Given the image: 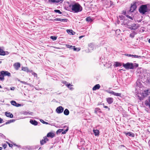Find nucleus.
I'll return each mask as SVG.
<instances>
[{"label":"nucleus","mask_w":150,"mask_h":150,"mask_svg":"<svg viewBox=\"0 0 150 150\" xmlns=\"http://www.w3.org/2000/svg\"><path fill=\"white\" fill-rule=\"evenodd\" d=\"M139 12L142 15L146 14L149 12L147 4H142L141 5L139 8Z\"/></svg>","instance_id":"obj_1"},{"label":"nucleus","mask_w":150,"mask_h":150,"mask_svg":"<svg viewBox=\"0 0 150 150\" xmlns=\"http://www.w3.org/2000/svg\"><path fill=\"white\" fill-rule=\"evenodd\" d=\"M71 9L74 13H78L82 10V8L78 3H76L71 5Z\"/></svg>","instance_id":"obj_2"},{"label":"nucleus","mask_w":150,"mask_h":150,"mask_svg":"<svg viewBox=\"0 0 150 150\" xmlns=\"http://www.w3.org/2000/svg\"><path fill=\"white\" fill-rule=\"evenodd\" d=\"M131 21H128L127 22L125 23V25H127V28L131 30H135L139 27V24H138L134 23L131 25L129 23Z\"/></svg>","instance_id":"obj_3"},{"label":"nucleus","mask_w":150,"mask_h":150,"mask_svg":"<svg viewBox=\"0 0 150 150\" xmlns=\"http://www.w3.org/2000/svg\"><path fill=\"white\" fill-rule=\"evenodd\" d=\"M123 66L126 69H133L134 68V66L133 63L127 62L126 64H123Z\"/></svg>","instance_id":"obj_4"},{"label":"nucleus","mask_w":150,"mask_h":150,"mask_svg":"<svg viewBox=\"0 0 150 150\" xmlns=\"http://www.w3.org/2000/svg\"><path fill=\"white\" fill-rule=\"evenodd\" d=\"M137 7L136 3H134L130 6V9L129 10V12H133L136 9Z\"/></svg>","instance_id":"obj_5"},{"label":"nucleus","mask_w":150,"mask_h":150,"mask_svg":"<svg viewBox=\"0 0 150 150\" xmlns=\"http://www.w3.org/2000/svg\"><path fill=\"white\" fill-rule=\"evenodd\" d=\"M0 74L3 75L4 76H11L10 73L7 71H2L1 72Z\"/></svg>","instance_id":"obj_6"},{"label":"nucleus","mask_w":150,"mask_h":150,"mask_svg":"<svg viewBox=\"0 0 150 150\" xmlns=\"http://www.w3.org/2000/svg\"><path fill=\"white\" fill-rule=\"evenodd\" d=\"M64 108L61 106L58 107L56 109L57 112L58 113H62L64 110Z\"/></svg>","instance_id":"obj_7"},{"label":"nucleus","mask_w":150,"mask_h":150,"mask_svg":"<svg viewBox=\"0 0 150 150\" xmlns=\"http://www.w3.org/2000/svg\"><path fill=\"white\" fill-rule=\"evenodd\" d=\"M13 66L14 69L17 70L20 67L21 64L19 62H16L14 64Z\"/></svg>","instance_id":"obj_8"},{"label":"nucleus","mask_w":150,"mask_h":150,"mask_svg":"<svg viewBox=\"0 0 150 150\" xmlns=\"http://www.w3.org/2000/svg\"><path fill=\"white\" fill-rule=\"evenodd\" d=\"M11 103L12 105L17 107H18L21 106V104L16 103L14 100L11 101Z\"/></svg>","instance_id":"obj_9"},{"label":"nucleus","mask_w":150,"mask_h":150,"mask_svg":"<svg viewBox=\"0 0 150 150\" xmlns=\"http://www.w3.org/2000/svg\"><path fill=\"white\" fill-rule=\"evenodd\" d=\"M145 104L146 106H148L150 108V96L149 97L148 99L145 101Z\"/></svg>","instance_id":"obj_10"},{"label":"nucleus","mask_w":150,"mask_h":150,"mask_svg":"<svg viewBox=\"0 0 150 150\" xmlns=\"http://www.w3.org/2000/svg\"><path fill=\"white\" fill-rule=\"evenodd\" d=\"M54 21H60L61 22H67L68 19H62V18H56L54 19Z\"/></svg>","instance_id":"obj_11"},{"label":"nucleus","mask_w":150,"mask_h":150,"mask_svg":"<svg viewBox=\"0 0 150 150\" xmlns=\"http://www.w3.org/2000/svg\"><path fill=\"white\" fill-rule=\"evenodd\" d=\"M48 1L50 3H62L63 1V0H48Z\"/></svg>","instance_id":"obj_12"},{"label":"nucleus","mask_w":150,"mask_h":150,"mask_svg":"<svg viewBox=\"0 0 150 150\" xmlns=\"http://www.w3.org/2000/svg\"><path fill=\"white\" fill-rule=\"evenodd\" d=\"M55 136V134L52 132H49L47 133V137H51V138H53Z\"/></svg>","instance_id":"obj_13"},{"label":"nucleus","mask_w":150,"mask_h":150,"mask_svg":"<svg viewBox=\"0 0 150 150\" xmlns=\"http://www.w3.org/2000/svg\"><path fill=\"white\" fill-rule=\"evenodd\" d=\"M100 86L99 84H96L93 88L92 90L93 91H95L98 89L100 88Z\"/></svg>","instance_id":"obj_14"},{"label":"nucleus","mask_w":150,"mask_h":150,"mask_svg":"<svg viewBox=\"0 0 150 150\" xmlns=\"http://www.w3.org/2000/svg\"><path fill=\"white\" fill-rule=\"evenodd\" d=\"M106 100L109 104H111L113 102V99L112 98H106Z\"/></svg>","instance_id":"obj_15"},{"label":"nucleus","mask_w":150,"mask_h":150,"mask_svg":"<svg viewBox=\"0 0 150 150\" xmlns=\"http://www.w3.org/2000/svg\"><path fill=\"white\" fill-rule=\"evenodd\" d=\"M124 133H125L127 136H129L132 137H134V134L130 132H128L127 133L126 132H124Z\"/></svg>","instance_id":"obj_16"},{"label":"nucleus","mask_w":150,"mask_h":150,"mask_svg":"<svg viewBox=\"0 0 150 150\" xmlns=\"http://www.w3.org/2000/svg\"><path fill=\"white\" fill-rule=\"evenodd\" d=\"M5 115H6L7 117H9L11 118H12L13 117V114L10 112H5Z\"/></svg>","instance_id":"obj_17"},{"label":"nucleus","mask_w":150,"mask_h":150,"mask_svg":"<svg viewBox=\"0 0 150 150\" xmlns=\"http://www.w3.org/2000/svg\"><path fill=\"white\" fill-rule=\"evenodd\" d=\"M67 33L70 35H74L75 33L71 30H67Z\"/></svg>","instance_id":"obj_18"},{"label":"nucleus","mask_w":150,"mask_h":150,"mask_svg":"<svg viewBox=\"0 0 150 150\" xmlns=\"http://www.w3.org/2000/svg\"><path fill=\"white\" fill-rule=\"evenodd\" d=\"M149 90H148L144 91L143 93V96L145 97L149 95Z\"/></svg>","instance_id":"obj_19"},{"label":"nucleus","mask_w":150,"mask_h":150,"mask_svg":"<svg viewBox=\"0 0 150 150\" xmlns=\"http://www.w3.org/2000/svg\"><path fill=\"white\" fill-rule=\"evenodd\" d=\"M70 49H73L74 51H79L80 50V49H79V48L77 49V48H75V47L74 46H71H71L70 47Z\"/></svg>","instance_id":"obj_20"},{"label":"nucleus","mask_w":150,"mask_h":150,"mask_svg":"<svg viewBox=\"0 0 150 150\" xmlns=\"http://www.w3.org/2000/svg\"><path fill=\"white\" fill-rule=\"evenodd\" d=\"M30 122L31 124L34 125H37L38 124V122L35 120H30Z\"/></svg>","instance_id":"obj_21"},{"label":"nucleus","mask_w":150,"mask_h":150,"mask_svg":"<svg viewBox=\"0 0 150 150\" xmlns=\"http://www.w3.org/2000/svg\"><path fill=\"white\" fill-rule=\"evenodd\" d=\"M93 132L94 133V134L96 136H98L99 134V130L97 129L93 130Z\"/></svg>","instance_id":"obj_22"},{"label":"nucleus","mask_w":150,"mask_h":150,"mask_svg":"<svg viewBox=\"0 0 150 150\" xmlns=\"http://www.w3.org/2000/svg\"><path fill=\"white\" fill-rule=\"evenodd\" d=\"M69 110L67 109H65L64 112V114L66 115H68L69 114Z\"/></svg>","instance_id":"obj_23"},{"label":"nucleus","mask_w":150,"mask_h":150,"mask_svg":"<svg viewBox=\"0 0 150 150\" xmlns=\"http://www.w3.org/2000/svg\"><path fill=\"white\" fill-rule=\"evenodd\" d=\"M136 34H137V33L136 32H135L134 31H133L132 32V33L130 34L129 35V36L131 38H134L135 35H136Z\"/></svg>","instance_id":"obj_24"},{"label":"nucleus","mask_w":150,"mask_h":150,"mask_svg":"<svg viewBox=\"0 0 150 150\" xmlns=\"http://www.w3.org/2000/svg\"><path fill=\"white\" fill-rule=\"evenodd\" d=\"M89 46V50H93L94 48V45L92 43H90L88 45Z\"/></svg>","instance_id":"obj_25"},{"label":"nucleus","mask_w":150,"mask_h":150,"mask_svg":"<svg viewBox=\"0 0 150 150\" xmlns=\"http://www.w3.org/2000/svg\"><path fill=\"white\" fill-rule=\"evenodd\" d=\"M5 52L4 51L0 48V55H5Z\"/></svg>","instance_id":"obj_26"},{"label":"nucleus","mask_w":150,"mask_h":150,"mask_svg":"<svg viewBox=\"0 0 150 150\" xmlns=\"http://www.w3.org/2000/svg\"><path fill=\"white\" fill-rule=\"evenodd\" d=\"M46 143V142H45V140L44 138L40 141V144L41 145H43Z\"/></svg>","instance_id":"obj_27"},{"label":"nucleus","mask_w":150,"mask_h":150,"mask_svg":"<svg viewBox=\"0 0 150 150\" xmlns=\"http://www.w3.org/2000/svg\"><path fill=\"white\" fill-rule=\"evenodd\" d=\"M66 86L70 90H72L73 89V88L72 87L73 86L72 85H71L70 84H67Z\"/></svg>","instance_id":"obj_28"},{"label":"nucleus","mask_w":150,"mask_h":150,"mask_svg":"<svg viewBox=\"0 0 150 150\" xmlns=\"http://www.w3.org/2000/svg\"><path fill=\"white\" fill-rule=\"evenodd\" d=\"M115 66L116 67H120L121 66V64L120 63L118 62H115Z\"/></svg>","instance_id":"obj_29"},{"label":"nucleus","mask_w":150,"mask_h":150,"mask_svg":"<svg viewBox=\"0 0 150 150\" xmlns=\"http://www.w3.org/2000/svg\"><path fill=\"white\" fill-rule=\"evenodd\" d=\"M113 95L115 96H120L121 95V94L120 93H115L114 92Z\"/></svg>","instance_id":"obj_30"},{"label":"nucleus","mask_w":150,"mask_h":150,"mask_svg":"<svg viewBox=\"0 0 150 150\" xmlns=\"http://www.w3.org/2000/svg\"><path fill=\"white\" fill-rule=\"evenodd\" d=\"M86 20L87 22H89L90 21H92L91 18L89 17H87L86 19Z\"/></svg>","instance_id":"obj_31"},{"label":"nucleus","mask_w":150,"mask_h":150,"mask_svg":"<svg viewBox=\"0 0 150 150\" xmlns=\"http://www.w3.org/2000/svg\"><path fill=\"white\" fill-rule=\"evenodd\" d=\"M22 70L26 72H28V69L26 67H22Z\"/></svg>","instance_id":"obj_32"},{"label":"nucleus","mask_w":150,"mask_h":150,"mask_svg":"<svg viewBox=\"0 0 150 150\" xmlns=\"http://www.w3.org/2000/svg\"><path fill=\"white\" fill-rule=\"evenodd\" d=\"M69 129V128L68 127H67L66 129L64 131L62 132V134H64L66 133L68 131Z\"/></svg>","instance_id":"obj_33"},{"label":"nucleus","mask_w":150,"mask_h":150,"mask_svg":"<svg viewBox=\"0 0 150 150\" xmlns=\"http://www.w3.org/2000/svg\"><path fill=\"white\" fill-rule=\"evenodd\" d=\"M4 79V77L3 75L1 74L0 75V80L1 81H3Z\"/></svg>","instance_id":"obj_34"},{"label":"nucleus","mask_w":150,"mask_h":150,"mask_svg":"<svg viewBox=\"0 0 150 150\" xmlns=\"http://www.w3.org/2000/svg\"><path fill=\"white\" fill-rule=\"evenodd\" d=\"M40 121L43 124H48V123L47 122H46L45 121H44L43 120H42V119H40Z\"/></svg>","instance_id":"obj_35"},{"label":"nucleus","mask_w":150,"mask_h":150,"mask_svg":"<svg viewBox=\"0 0 150 150\" xmlns=\"http://www.w3.org/2000/svg\"><path fill=\"white\" fill-rule=\"evenodd\" d=\"M146 82L150 84V77H148L147 78Z\"/></svg>","instance_id":"obj_36"},{"label":"nucleus","mask_w":150,"mask_h":150,"mask_svg":"<svg viewBox=\"0 0 150 150\" xmlns=\"http://www.w3.org/2000/svg\"><path fill=\"white\" fill-rule=\"evenodd\" d=\"M57 37L54 36H51V38L53 40H55L57 39Z\"/></svg>","instance_id":"obj_37"},{"label":"nucleus","mask_w":150,"mask_h":150,"mask_svg":"<svg viewBox=\"0 0 150 150\" xmlns=\"http://www.w3.org/2000/svg\"><path fill=\"white\" fill-rule=\"evenodd\" d=\"M54 11L56 13H59L60 14L62 13L59 10H54Z\"/></svg>","instance_id":"obj_38"},{"label":"nucleus","mask_w":150,"mask_h":150,"mask_svg":"<svg viewBox=\"0 0 150 150\" xmlns=\"http://www.w3.org/2000/svg\"><path fill=\"white\" fill-rule=\"evenodd\" d=\"M119 18H120V20H123L125 18V16L123 15L119 16Z\"/></svg>","instance_id":"obj_39"},{"label":"nucleus","mask_w":150,"mask_h":150,"mask_svg":"<svg viewBox=\"0 0 150 150\" xmlns=\"http://www.w3.org/2000/svg\"><path fill=\"white\" fill-rule=\"evenodd\" d=\"M63 130V129H59L57 131V134H58L60 133Z\"/></svg>","instance_id":"obj_40"},{"label":"nucleus","mask_w":150,"mask_h":150,"mask_svg":"<svg viewBox=\"0 0 150 150\" xmlns=\"http://www.w3.org/2000/svg\"><path fill=\"white\" fill-rule=\"evenodd\" d=\"M47 136H45L43 137V138L45 139V142H46L49 141V139L47 138Z\"/></svg>","instance_id":"obj_41"},{"label":"nucleus","mask_w":150,"mask_h":150,"mask_svg":"<svg viewBox=\"0 0 150 150\" xmlns=\"http://www.w3.org/2000/svg\"><path fill=\"white\" fill-rule=\"evenodd\" d=\"M107 92L108 93H109L110 94H112V95H113V94L114 93V92L112 91H108Z\"/></svg>","instance_id":"obj_42"},{"label":"nucleus","mask_w":150,"mask_h":150,"mask_svg":"<svg viewBox=\"0 0 150 150\" xmlns=\"http://www.w3.org/2000/svg\"><path fill=\"white\" fill-rule=\"evenodd\" d=\"M122 14L125 15V16H127V15H126V12L125 11H123L122 12Z\"/></svg>","instance_id":"obj_43"},{"label":"nucleus","mask_w":150,"mask_h":150,"mask_svg":"<svg viewBox=\"0 0 150 150\" xmlns=\"http://www.w3.org/2000/svg\"><path fill=\"white\" fill-rule=\"evenodd\" d=\"M2 145L4 147V149H5L7 146V145L6 144H3Z\"/></svg>","instance_id":"obj_44"},{"label":"nucleus","mask_w":150,"mask_h":150,"mask_svg":"<svg viewBox=\"0 0 150 150\" xmlns=\"http://www.w3.org/2000/svg\"><path fill=\"white\" fill-rule=\"evenodd\" d=\"M126 16L128 18L130 19L131 20H133V18L132 17H131V16H128V15H127V16Z\"/></svg>","instance_id":"obj_45"},{"label":"nucleus","mask_w":150,"mask_h":150,"mask_svg":"<svg viewBox=\"0 0 150 150\" xmlns=\"http://www.w3.org/2000/svg\"><path fill=\"white\" fill-rule=\"evenodd\" d=\"M125 55L126 56L129 57H132V54H125Z\"/></svg>","instance_id":"obj_46"},{"label":"nucleus","mask_w":150,"mask_h":150,"mask_svg":"<svg viewBox=\"0 0 150 150\" xmlns=\"http://www.w3.org/2000/svg\"><path fill=\"white\" fill-rule=\"evenodd\" d=\"M10 123L14 122L15 121V120H9Z\"/></svg>","instance_id":"obj_47"},{"label":"nucleus","mask_w":150,"mask_h":150,"mask_svg":"<svg viewBox=\"0 0 150 150\" xmlns=\"http://www.w3.org/2000/svg\"><path fill=\"white\" fill-rule=\"evenodd\" d=\"M7 143L8 144V145L10 147H12L13 146V145L12 144H10L9 143H8L7 142Z\"/></svg>","instance_id":"obj_48"},{"label":"nucleus","mask_w":150,"mask_h":150,"mask_svg":"<svg viewBox=\"0 0 150 150\" xmlns=\"http://www.w3.org/2000/svg\"><path fill=\"white\" fill-rule=\"evenodd\" d=\"M10 123L9 122V121L8 120V121L7 122H6L3 125H7V124H10Z\"/></svg>","instance_id":"obj_49"},{"label":"nucleus","mask_w":150,"mask_h":150,"mask_svg":"<svg viewBox=\"0 0 150 150\" xmlns=\"http://www.w3.org/2000/svg\"><path fill=\"white\" fill-rule=\"evenodd\" d=\"M66 46L67 48H69V49H70V47L71 46V45H66Z\"/></svg>","instance_id":"obj_50"},{"label":"nucleus","mask_w":150,"mask_h":150,"mask_svg":"<svg viewBox=\"0 0 150 150\" xmlns=\"http://www.w3.org/2000/svg\"><path fill=\"white\" fill-rule=\"evenodd\" d=\"M32 74L34 76H37V74L35 73H33Z\"/></svg>","instance_id":"obj_51"},{"label":"nucleus","mask_w":150,"mask_h":150,"mask_svg":"<svg viewBox=\"0 0 150 150\" xmlns=\"http://www.w3.org/2000/svg\"><path fill=\"white\" fill-rule=\"evenodd\" d=\"M63 83H64V84H66V85L67 84H67V82L66 81H63Z\"/></svg>","instance_id":"obj_52"},{"label":"nucleus","mask_w":150,"mask_h":150,"mask_svg":"<svg viewBox=\"0 0 150 150\" xmlns=\"http://www.w3.org/2000/svg\"><path fill=\"white\" fill-rule=\"evenodd\" d=\"M132 57H133L134 58H136L137 57L138 55H132Z\"/></svg>","instance_id":"obj_53"},{"label":"nucleus","mask_w":150,"mask_h":150,"mask_svg":"<svg viewBox=\"0 0 150 150\" xmlns=\"http://www.w3.org/2000/svg\"><path fill=\"white\" fill-rule=\"evenodd\" d=\"M15 88L14 87H12L10 88V89L11 90H14L15 89Z\"/></svg>","instance_id":"obj_54"},{"label":"nucleus","mask_w":150,"mask_h":150,"mask_svg":"<svg viewBox=\"0 0 150 150\" xmlns=\"http://www.w3.org/2000/svg\"><path fill=\"white\" fill-rule=\"evenodd\" d=\"M139 99L141 101L143 100V97H139Z\"/></svg>","instance_id":"obj_55"},{"label":"nucleus","mask_w":150,"mask_h":150,"mask_svg":"<svg viewBox=\"0 0 150 150\" xmlns=\"http://www.w3.org/2000/svg\"><path fill=\"white\" fill-rule=\"evenodd\" d=\"M3 121V119L0 118V123H1Z\"/></svg>","instance_id":"obj_56"},{"label":"nucleus","mask_w":150,"mask_h":150,"mask_svg":"<svg viewBox=\"0 0 150 150\" xmlns=\"http://www.w3.org/2000/svg\"><path fill=\"white\" fill-rule=\"evenodd\" d=\"M21 83H24V84H25V83H26V82L24 81H21Z\"/></svg>","instance_id":"obj_57"},{"label":"nucleus","mask_w":150,"mask_h":150,"mask_svg":"<svg viewBox=\"0 0 150 150\" xmlns=\"http://www.w3.org/2000/svg\"><path fill=\"white\" fill-rule=\"evenodd\" d=\"M84 37V36H81L79 37V39H81L83 37Z\"/></svg>","instance_id":"obj_58"},{"label":"nucleus","mask_w":150,"mask_h":150,"mask_svg":"<svg viewBox=\"0 0 150 150\" xmlns=\"http://www.w3.org/2000/svg\"><path fill=\"white\" fill-rule=\"evenodd\" d=\"M148 144H149V146L150 148V140L148 142Z\"/></svg>","instance_id":"obj_59"},{"label":"nucleus","mask_w":150,"mask_h":150,"mask_svg":"<svg viewBox=\"0 0 150 150\" xmlns=\"http://www.w3.org/2000/svg\"><path fill=\"white\" fill-rule=\"evenodd\" d=\"M104 107L106 108H108V107L106 106H104Z\"/></svg>","instance_id":"obj_60"},{"label":"nucleus","mask_w":150,"mask_h":150,"mask_svg":"<svg viewBox=\"0 0 150 150\" xmlns=\"http://www.w3.org/2000/svg\"><path fill=\"white\" fill-rule=\"evenodd\" d=\"M141 56H138V57H137V58H141Z\"/></svg>","instance_id":"obj_61"},{"label":"nucleus","mask_w":150,"mask_h":150,"mask_svg":"<svg viewBox=\"0 0 150 150\" xmlns=\"http://www.w3.org/2000/svg\"><path fill=\"white\" fill-rule=\"evenodd\" d=\"M135 66H136V67H137L138 66V64H136Z\"/></svg>","instance_id":"obj_62"},{"label":"nucleus","mask_w":150,"mask_h":150,"mask_svg":"<svg viewBox=\"0 0 150 150\" xmlns=\"http://www.w3.org/2000/svg\"><path fill=\"white\" fill-rule=\"evenodd\" d=\"M13 144V145H14L15 146H18V145H17L16 144Z\"/></svg>","instance_id":"obj_63"},{"label":"nucleus","mask_w":150,"mask_h":150,"mask_svg":"<svg viewBox=\"0 0 150 150\" xmlns=\"http://www.w3.org/2000/svg\"><path fill=\"white\" fill-rule=\"evenodd\" d=\"M149 43H150V39L149 40Z\"/></svg>","instance_id":"obj_64"}]
</instances>
